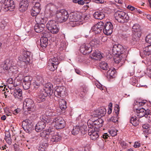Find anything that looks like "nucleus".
I'll return each instance as SVG.
<instances>
[{
	"instance_id": "nucleus-1",
	"label": "nucleus",
	"mask_w": 151,
	"mask_h": 151,
	"mask_svg": "<svg viewBox=\"0 0 151 151\" xmlns=\"http://www.w3.org/2000/svg\"><path fill=\"white\" fill-rule=\"evenodd\" d=\"M40 121L36 124L35 130L37 132H40L45 128L46 125L52 123V119L50 116L44 114L40 117Z\"/></svg>"
},
{
	"instance_id": "nucleus-2",
	"label": "nucleus",
	"mask_w": 151,
	"mask_h": 151,
	"mask_svg": "<svg viewBox=\"0 0 151 151\" xmlns=\"http://www.w3.org/2000/svg\"><path fill=\"white\" fill-rule=\"evenodd\" d=\"M22 56L18 57V60L20 62L25 63L27 65H29L33 58L32 53L27 50L26 48L22 49Z\"/></svg>"
},
{
	"instance_id": "nucleus-3",
	"label": "nucleus",
	"mask_w": 151,
	"mask_h": 151,
	"mask_svg": "<svg viewBox=\"0 0 151 151\" xmlns=\"http://www.w3.org/2000/svg\"><path fill=\"white\" fill-rule=\"evenodd\" d=\"M114 17L119 22L121 23L127 22L129 19L128 14L123 11H117L114 14Z\"/></svg>"
},
{
	"instance_id": "nucleus-4",
	"label": "nucleus",
	"mask_w": 151,
	"mask_h": 151,
	"mask_svg": "<svg viewBox=\"0 0 151 151\" xmlns=\"http://www.w3.org/2000/svg\"><path fill=\"white\" fill-rule=\"evenodd\" d=\"M104 121L101 118H98L96 120L89 119L87 122V125L88 128H93L96 130L99 129L103 125Z\"/></svg>"
},
{
	"instance_id": "nucleus-5",
	"label": "nucleus",
	"mask_w": 151,
	"mask_h": 151,
	"mask_svg": "<svg viewBox=\"0 0 151 151\" xmlns=\"http://www.w3.org/2000/svg\"><path fill=\"white\" fill-rule=\"evenodd\" d=\"M56 14L57 20L60 23L65 22L69 19V15L68 12L64 9L57 10Z\"/></svg>"
},
{
	"instance_id": "nucleus-6",
	"label": "nucleus",
	"mask_w": 151,
	"mask_h": 151,
	"mask_svg": "<svg viewBox=\"0 0 151 151\" xmlns=\"http://www.w3.org/2000/svg\"><path fill=\"white\" fill-rule=\"evenodd\" d=\"M52 121V123L55 124L54 127L56 129H60L65 127V122L60 116H58L55 117Z\"/></svg>"
},
{
	"instance_id": "nucleus-7",
	"label": "nucleus",
	"mask_w": 151,
	"mask_h": 151,
	"mask_svg": "<svg viewBox=\"0 0 151 151\" xmlns=\"http://www.w3.org/2000/svg\"><path fill=\"white\" fill-rule=\"evenodd\" d=\"M66 88L62 86H57L54 88V94L58 98H63L66 94Z\"/></svg>"
},
{
	"instance_id": "nucleus-8",
	"label": "nucleus",
	"mask_w": 151,
	"mask_h": 151,
	"mask_svg": "<svg viewBox=\"0 0 151 151\" xmlns=\"http://www.w3.org/2000/svg\"><path fill=\"white\" fill-rule=\"evenodd\" d=\"M22 126L24 130L27 133H30L34 129L32 122L29 119H26L22 123Z\"/></svg>"
},
{
	"instance_id": "nucleus-9",
	"label": "nucleus",
	"mask_w": 151,
	"mask_h": 151,
	"mask_svg": "<svg viewBox=\"0 0 151 151\" xmlns=\"http://www.w3.org/2000/svg\"><path fill=\"white\" fill-rule=\"evenodd\" d=\"M15 6V5L14 1H4V2L2 4L1 6L0 7V12L1 9H3V10H5V11L9 10L10 11H12Z\"/></svg>"
},
{
	"instance_id": "nucleus-10",
	"label": "nucleus",
	"mask_w": 151,
	"mask_h": 151,
	"mask_svg": "<svg viewBox=\"0 0 151 151\" xmlns=\"http://www.w3.org/2000/svg\"><path fill=\"white\" fill-rule=\"evenodd\" d=\"M112 51L114 55H126V49L121 45H114L113 47Z\"/></svg>"
},
{
	"instance_id": "nucleus-11",
	"label": "nucleus",
	"mask_w": 151,
	"mask_h": 151,
	"mask_svg": "<svg viewBox=\"0 0 151 151\" xmlns=\"http://www.w3.org/2000/svg\"><path fill=\"white\" fill-rule=\"evenodd\" d=\"M47 97L42 91L41 94L38 95L37 97V99L38 102H43L42 104L44 108L46 107L49 106L50 103V99L49 98V99L47 98Z\"/></svg>"
},
{
	"instance_id": "nucleus-12",
	"label": "nucleus",
	"mask_w": 151,
	"mask_h": 151,
	"mask_svg": "<svg viewBox=\"0 0 151 151\" xmlns=\"http://www.w3.org/2000/svg\"><path fill=\"white\" fill-rule=\"evenodd\" d=\"M102 31L104 33L107 35H110L112 33L113 25L110 22H103Z\"/></svg>"
},
{
	"instance_id": "nucleus-13",
	"label": "nucleus",
	"mask_w": 151,
	"mask_h": 151,
	"mask_svg": "<svg viewBox=\"0 0 151 151\" xmlns=\"http://www.w3.org/2000/svg\"><path fill=\"white\" fill-rule=\"evenodd\" d=\"M80 50L83 55H88L92 51V47L90 44L84 43L81 46Z\"/></svg>"
},
{
	"instance_id": "nucleus-14",
	"label": "nucleus",
	"mask_w": 151,
	"mask_h": 151,
	"mask_svg": "<svg viewBox=\"0 0 151 151\" xmlns=\"http://www.w3.org/2000/svg\"><path fill=\"white\" fill-rule=\"evenodd\" d=\"M23 105L25 106L28 111H33L35 104L32 99L27 98L25 99L24 101Z\"/></svg>"
},
{
	"instance_id": "nucleus-15",
	"label": "nucleus",
	"mask_w": 151,
	"mask_h": 151,
	"mask_svg": "<svg viewBox=\"0 0 151 151\" xmlns=\"http://www.w3.org/2000/svg\"><path fill=\"white\" fill-rule=\"evenodd\" d=\"M141 36L140 32L134 33L132 35L130 42L132 45H137L139 44L140 40V38Z\"/></svg>"
},
{
	"instance_id": "nucleus-16",
	"label": "nucleus",
	"mask_w": 151,
	"mask_h": 151,
	"mask_svg": "<svg viewBox=\"0 0 151 151\" xmlns=\"http://www.w3.org/2000/svg\"><path fill=\"white\" fill-rule=\"evenodd\" d=\"M98 131L93 128H88V134L90 136L91 139L94 140L99 137Z\"/></svg>"
},
{
	"instance_id": "nucleus-17",
	"label": "nucleus",
	"mask_w": 151,
	"mask_h": 151,
	"mask_svg": "<svg viewBox=\"0 0 151 151\" xmlns=\"http://www.w3.org/2000/svg\"><path fill=\"white\" fill-rule=\"evenodd\" d=\"M104 23L100 22L97 23L92 27L91 30L93 31H95L96 34H99L102 31Z\"/></svg>"
},
{
	"instance_id": "nucleus-18",
	"label": "nucleus",
	"mask_w": 151,
	"mask_h": 151,
	"mask_svg": "<svg viewBox=\"0 0 151 151\" xmlns=\"http://www.w3.org/2000/svg\"><path fill=\"white\" fill-rule=\"evenodd\" d=\"M115 57L114 60L115 62L116 63H120L121 66L124 65L125 63V57L126 55H115Z\"/></svg>"
},
{
	"instance_id": "nucleus-19",
	"label": "nucleus",
	"mask_w": 151,
	"mask_h": 151,
	"mask_svg": "<svg viewBox=\"0 0 151 151\" xmlns=\"http://www.w3.org/2000/svg\"><path fill=\"white\" fill-rule=\"evenodd\" d=\"M82 16L79 13L74 12L70 13L69 14V20L79 21L82 18Z\"/></svg>"
},
{
	"instance_id": "nucleus-20",
	"label": "nucleus",
	"mask_w": 151,
	"mask_h": 151,
	"mask_svg": "<svg viewBox=\"0 0 151 151\" xmlns=\"http://www.w3.org/2000/svg\"><path fill=\"white\" fill-rule=\"evenodd\" d=\"M28 1H21L19 5V10L22 12L26 11L29 5Z\"/></svg>"
},
{
	"instance_id": "nucleus-21",
	"label": "nucleus",
	"mask_w": 151,
	"mask_h": 151,
	"mask_svg": "<svg viewBox=\"0 0 151 151\" xmlns=\"http://www.w3.org/2000/svg\"><path fill=\"white\" fill-rule=\"evenodd\" d=\"M48 141V140L47 139H42L41 141L38 149L39 151H46L49 145Z\"/></svg>"
},
{
	"instance_id": "nucleus-22",
	"label": "nucleus",
	"mask_w": 151,
	"mask_h": 151,
	"mask_svg": "<svg viewBox=\"0 0 151 151\" xmlns=\"http://www.w3.org/2000/svg\"><path fill=\"white\" fill-rule=\"evenodd\" d=\"M65 35L64 34H62L60 36V37H61L63 39L60 42V47L59 48V50L61 51L65 49L67 46V43L65 41Z\"/></svg>"
},
{
	"instance_id": "nucleus-23",
	"label": "nucleus",
	"mask_w": 151,
	"mask_h": 151,
	"mask_svg": "<svg viewBox=\"0 0 151 151\" xmlns=\"http://www.w3.org/2000/svg\"><path fill=\"white\" fill-rule=\"evenodd\" d=\"M107 77L110 79L115 78L117 75V73L116 69L113 68L112 69H110L107 73Z\"/></svg>"
},
{
	"instance_id": "nucleus-24",
	"label": "nucleus",
	"mask_w": 151,
	"mask_h": 151,
	"mask_svg": "<svg viewBox=\"0 0 151 151\" xmlns=\"http://www.w3.org/2000/svg\"><path fill=\"white\" fill-rule=\"evenodd\" d=\"M12 65V64L10 60L9 59H7L4 61L1 66L4 70L7 71Z\"/></svg>"
},
{
	"instance_id": "nucleus-25",
	"label": "nucleus",
	"mask_w": 151,
	"mask_h": 151,
	"mask_svg": "<svg viewBox=\"0 0 151 151\" xmlns=\"http://www.w3.org/2000/svg\"><path fill=\"white\" fill-rule=\"evenodd\" d=\"M22 90L19 88H16L14 90V96L15 98H17L22 99L23 97L22 96Z\"/></svg>"
},
{
	"instance_id": "nucleus-26",
	"label": "nucleus",
	"mask_w": 151,
	"mask_h": 151,
	"mask_svg": "<svg viewBox=\"0 0 151 151\" xmlns=\"http://www.w3.org/2000/svg\"><path fill=\"white\" fill-rule=\"evenodd\" d=\"M52 138L50 139L51 142L56 143L60 141L62 137L60 134H59L57 132H55L54 135L51 136Z\"/></svg>"
},
{
	"instance_id": "nucleus-27",
	"label": "nucleus",
	"mask_w": 151,
	"mask_h": 151,
	"mask_svg": "<svg viewBox=\"0 0 151 151\" xmlns=\"http://www.w3.org/2000/svg\"><path fill=\"white\" fill-rule=\"evenodd\" d=\"M93 16L96 19L101 20L105 17V15L101 10V11L95 12L93 14Z\"/></svg>"
},
{
	"instance_id": "nucleus-28",
	"label": "nucleus",
	"mask_w": 151,
	"mask_h": 151,
	"mask_svg": "<svg viewBox=\"0 0 151 151\" xmlns=\"http://www.w3.org/2000/svg\"><path fill=\"white\" fill-rule=\"evenodd\" d=\"M47 20V18H42L40 16H37V17H35V21L37 22L36 24L45 25Z\"/></svg>"
},
{
	"instance_id": "nucleus-29",
	"label": "nucleus",
	"mask_w": 151,
	"mask_h": 151,
	"mask_svg": "<svg viewBox=\"0 0 151 151\" xmlns=\"http://www.w3.org/2000/svg\"><path fill=\"white\" fill-rule=\"evenodd\" d=\"M45 27V25L36 24L34 26V29L35 32L37 33H40L43 31Z\"/></svg>"
},
{
	"instance_id": "nucleus-30",
	"label": "nucleus",
	"mask_w": 151,
	"mask_h": 151,
	"mask_svg": "<svg viewBox=\"0 0 151 151\" xmlns=\"http://www.w3.org/2000/svg\"><path fill=\"white\" fill-rule=\"evenodd\" d=\"M48 38L47 37H41L40 40V45L43 48H45L48 44Z\"/></svg>"
},
{
	"instance_id": "nucleus-31",
	"label": "nucleus",
	"mask_w": 151,
	"mask_h": 151,
	"mask_svg": "<svg viewBox=\"0 0 151 151\" xmlns=\"http://www.w3.org/2000/svg\"><path fill=\"white\" fill-rule=\"evenodd\" d=\"M49 136L54 135L55 133L56 129L52 126H50L45 129Z\"/></svg>"
},
{
	"instance_id": "nucleus-32",
	"label": "nucleus",
	"mask_w": 151,
	"mask_h": 151,
	"mask_svg": "<svg viewBox=\"0 0 151 151\" xmlns=\"http://www.w3.org/2000/svg\"><path fill=\"white\" fill-rule=\"evenodd\" d=\"M130 122L135 127L137 126L139 122L138 119L136 116L131 117L130 120Z\"/></svg>"
},
{
	"instance_id": "nucleus-33",
	"label": "nucleus",
	"mask_w": 151,
	"mask_h": 151,
	"mask_svg": "<svg viewBox=\"0 0 151 151\" xmlns=\"http://www.w3.org/2000/svg\"><path fill=\"white\" fill-rule=\"evenodd\" d=\"M58 25V23L54 20H50L46 24V27L48 30Z\"/></svg>"
},
{
	"instance_id": "nucleus-34",
	"label": "nucleus",
	"mask_w": 151,
	"mask_h": 151,
	"mask_svg": "<svg viewBox=\"0 0 151 151\" xmlns=\"http://www.w3.org/2000/svg\"><path fill=\"white\" fill-rule=\"evenodd\" d=\"M45 13L47 17L50 18L52 17L54 15V13L53 11L51 9V8L48 9H46Z\"/></svg>"
},
{
	"instance_id": "nucleus-35",
	"label": "nucleus",
	"mask_w": 151,
	"mask_h": 151,
	"mask_svg": "<svg viewBox=\"0 0 151 151\" xmlns=\"http://www.w3.org/2000/svg\"><path fill=\"white\" fill-rule=\"evenodd\" d=\"M140 28V26L137 24H134L132 27L133 31H134V33L137 32L138 33L140 32L141 34L142 32Z\"/></svg>"
},
{
	"instance_id": "nucleus-36",
	"label": "nucleus",
	"mask_w": 151,
	"mask_h": 151,
	"mask_svg": "<svg viewBox=\"0 0 151 151\" xmlns=\"http://www.w3.org/2000/svg\"><path fill=\"white\" fill-rule=\"evenodd\" d=\"M130 83L132 85L136 87H139L140 85H138L137 83L138 81L135 77H132L130 79L129 81Z\"/></svg>"
},
{
	"instance_id": "nucleus-37",
	"label": "nucleus",
	"mask_w": 151,
	"mask_h": 151,
	"mask_svg": "<svg viewBox=\"0 0 151 151\" xmlns=\"http://www.w3.org/2000/svg\"><path fill=\"white\" fill-rule=\"evenodd\" d=\"M92 55L93 59L97 60H100V59L102 58V55L100 52H93L92 54Z\"/></svg>"
},
{
	"instance_id": "nucleus-38",
	"label": "nucleus",
	"mask_w": 151,
	"mask_h": 151,
	"mask_svg": "<svg viewBox=\"0 0 151 151\" xmlns=\"http://www.w3.org/2000/svg\"><path fill=\"white\" fill-rule=\"evenodd\" d=\"M80 130L81 128L79 126H76L73 127L71 131L72 134L74 135H76L79 133Z\"/></svg>"
},
{
	"instance_id": "nucleus-39",
	"label": "nucleus",
	"mask_w": 151,
	"mask_h": 151,
	"mask_svg": "<svg viewBox=\"0 0 151 151\" xmlns=\"http://www.w3.org/2000/svg\"><path fill=\"white\" fill-rule=\"evenodd\" d=\"M144 50V54L145 55L149 56L151 55V44L146 47Z\"/></svg>"
},
{
	"instance_id": "nucleus-40",
	"label": "nucleus",
	"mask_w": 151,
	"mask_h": 151,
	"mask_svg": "<svg viewBox=\"0 0 151 151\" xmlns=\"http://www.w3.org/2000/svg\"><path fill=\"white\" fill-rule=\"evenodd\" d=\"M99 66L101 69L104 70H107L108 69V64L105 61L101 62L99 64Z\"/></svg>"
},
{
	"instance_id": "nucleus-41",
	"label": "nucleus",
	"mask_w": 151,
	"mask_h": 151,
	"mask_svg": "<svg viewBox=\"0 0 151 151\" xmlns=\"http://www.w3.org/2000/svg\"><path fill=\"white\" fill-rule=\"evenodd\" d=\"M17 68L16 66L12 65L7 71L9 73L15 74L17 73Z\"/></svg>"
},
{
	"instance_id": "nucleus-42",
	"label": "nucleus",
	"mask_w": 151,
	"mask_h": 151,
	"mask_svg": "<svg viewBox=\"0 0 151 151\" xmlns=\"http://www.w3.org/2000/svg\"><path fill=\"white\" fill-rule=\"evenodd\" d=\"M53 90L43 88L42 91L47 97H50L53 93Z\"/></svg>"
},
{
	"instance_id": "nucleus-43",
	"label": "nucleus",
	"mask_w": 151,
	"mask_h": 151,
	"mask_svg": "<svg viewBox=\"0 0 151 151\" xmlns=\"http://www.w3.org/2000/svg\"><path fill=\"white\" fill-rule=\"evenodd\" d=\"M99 111L100 117H101L104 116L106 113V109L103 107H101L98 109Z\"/></svg>"
},
{
	"instance_id": "nucleus-44",
	"label": "nucleus",
	"mask_w": 151,
	"mask_h": 151,
	"mask_svg": "<svg viewBox=\"0 0 151 151\" xmlns=\"http://www.w3.org/2000/svg\"><path fill=\"white\" fill-rule=\"evenodd\" d=\"M49 61L50 62L51 65H58L60 62L57 58L54 57L53 58L50 59Z\"/></svg>"
},
{
	"instance_id": "nucleus-45",
	"label": "nucleus",
	"mask_w": 151,
	"mask_h": 151,
	"mask_svg": "<svg viewBox=\"0 0 151 151\" xmlns=\"http://www.w3.org/2000/svg\"><path fill=\"white\" fill-rule=\"evenodd\" d=\"M39 136L45 138V139L47 140H48V137H49L45 129L41 132Z\"/></svg>"
},
{
	"instance_id": "nucleus-46",
	"label": "nucleus",
	"mask_w": 151,
	"mask_h": 151,
	"mask_svg": "<svg viewBox=\"0 0 151 151\" xmlns=\"http://www.w3.org/2000/svg\"><path fill=\"white\" fill-rule=\"evenodd\" d=\"M58 25L55 26L52 28H50L48 30L52 34H57L59 32V28H58Z\"/></svg>"
},
{
	"instance_id": "nucleus-47",
	"label": "nucleus",
	"mask_w": 151,
	"mask_h": 151,
	"mask_svg": "<svg viewBox=\"0 0 151 151\" xmlns=\"http://www.w3.org/2000/svg\"><path fill=\"white\" fill-rule=\"evenodd\" d=\"M32 79V77L29 76H26L23 78L22 83H31Z\"/></svg>"
},
{
	"instance_id": "nucleus-48",
	"label": "nucleus",
	"mask_w": 151,
	"mask_h": 151,
	"mask_svg": "<svg viewBox=\"0 0 151 151\" xmlns=\"http://www.w3.org/2000/svg\"><path fill=\"white\" fill-rule=\"evenodd\" d=\"M103 14L105 16L106 14H110L111 13V9L108 7H105L101 10Z\"/></svg>"
},
{
	"instance_id": "nucleus-49",
	"label": "nucleus",
	"mask_w": 151,
	"mask_h": 151,
	"mask_svg": "<svg viewBox=\"0 0 151 151\" xmlns=\"http://www.w3.org/2000/svg\"><path fill=\"white\" fill-rule=\"evenodd\" d=\"M35 81H36L41 86L43 84L44 80L42 77L39 76H37Z\"/></svg>"
},
{
	"instance_id": "nucleus-50",
	"label": "nucleus",
	"mask_w": 151,
	"mask_h": 151,
	"mask_svg": "<svg viewBox=\"0 0 151 151\" xmlns=\"http://www.w3.org/2000/svg\"><path fill=\"white\" fill-rule=\"evenodd\" d=\"M31 85L33 89L36 90L38 89L39 87L41 86L35 80H33V82L32 83Z\"/></svg>"
},
{
	"instance_id": "nucleus-51",
	"label": "nucleus",
	"mask_w": 151,
	"mask_h": 151,
	"mask_svg": "<svg viewBox=\"0 0 151 151\" xmlns=\"http://www.w3.org/2000/svg\"><path fill=\"white\" fill-rule=\"evenodd\" d=\"M54 5L56 7L58 8L61 7L64 4L62 1H55Z\"/></svg>"
},
{
	"instance_id": "nucleus-52",
	"label": "nucleus",
	"mask_w": 151,
	"mask_h": 151,
	"mask_svg": "<svg viewBox=\"0 0 151 151\" xmlns=\"http://www.w3.org/2000/svg\"><path fill=\"white\" fill-rule=\"evenodd\" d=\"M99 41L98 39H96V38H95L93 39L91 42L90 43V45L91 46V45H93V46H97L99 45Z\"/></svg>"
},
{
	"instance_id": "nucleus-53",
	"label": "nucleus",
	"mask_w": 151,
	"mask_h": 151,
	"mask_svg": "<svg viewBox=\"0 0 151 151\" xmlns=\"http://www.w3.org/2000/svg\"><path fill=\"white\" fill-rule=\"evenodd\" d=\"M149 125L148 124H145L142 126L143 128V132L146 133H147L149 131L150 129Z\"/></svg>"
},
{
	"instance_id": "nucleus-54",
	"label": "nucleus",
	"mask_w": 151,
	"mask_h": 151,
	"mask_svg": "<svg viewBox=\"0 0 151 151\" xmlns=\"http://www.w3.org/2000/svg\"><path fill=\"white\" fill-rule=\"evenodd\" d=\"M31 83H22V85L23 88L25 90L29 89L31 85Z\"/></svg>"
},
{
	"instance_id": "nucleus-55",
	"label": "nucleus",
	"mask_w": 151,
	"mask_h": 151,
	"mask_svg": "<svg viewBox=\"0 0 151 151\" xmlns=\"http://www.w3.org/2000/svg\"><path fill=\"white\" fill-rule=\"evenodd\" d=\"M44 88L53 91V86L52 84L50 83H46Z\"/></svg>"
},
{
	"instance_id": "nucleus-56",
	"label": "nucleus",
	"mask_w": 151,
	"mask_h": 151,
	"mask_svg": "<svg viewBox=\"0 0 151 151\" xmlns=\"http://www.w3.org/2000/svg\"><path fill=\"white\" fill-rule=\"evenodd\" d=\"M69 23L70 25L72 27H75L77 25H78L79 24V21H76L75 20H69Z\"/></svg>"
},
{
	"instance_id": "nucleus-57",
	"label": "nucleus",
	"mask_w": 151,
	"mask_h": 151,
	"mask_svg": "<svg viewBox=\"0 0 151 151\" xmlns=\"http://www.w3.org/2000/svg\"><path fill=\"white\" fill-rule=\"evenodd\" d=\"M118 131L115 129L109 130V132L112 137H114L117 135Z\"/></svg>"
},
{
	"instance_id": "nucleus-58",
	"label": "nucleus",
	"mask_w": 151,
	"mask_h": 151,
	"mask_svg": "<svg viewBox=\"0 0 151 151\" xmlns=\"http://www.w3.org/2000/svg\"><path fill=\"white\" fill-rule=\"evenodd\" d=\"M114 111L113 112L114 114L116 115V116H118L120 111L119 106L118 105H116L114 107Z\"/></svg>"
},
{
	"instance_id": "nucleus-59",
	"label": "nucleus",
	"mask_w": 151,
	"mask_h": 151,
	"mask_svg": "<svg viewBox=\"0 0 151 151\" xmlns=\"http://www.w3.org/2000/svg\"><path fill=\"white\" fill-rule=\"evenodd\" d=\"M86 129V126H83L81 128L80 132L83 135L86 134L88 132Z\"/></svg>"
},
{
	"instance_id": "nucleus-60",
	"label": "nucleus",
	"mask_w": 151,
	"mask_h": 151,
	"mask_svg": "<svg viewBox=\"0 0 151 151\" xmlns=\"http://www.w3.org/2000/svg\"><path fill=\"white\" fill-rule=\"evenodd\" d=\"M58 66V65H51L50 64L49 65V68L50 71H53L57 69Z\"/></svg>"
},
{
	"instance_id": "nucleus-61",
	"label": "nucleus",
	"mask_w": 151,
	"mask_h": 151,
	"mask_svg": "<svg viewBox=\"0 0 151 151\" xmlns=\"http://www.w3.org/2000/svg\"><path fill=\"white\" fill-rule=\"evenodd\" d=\"M146 42L149 44H151V33L147 35L145 38Z\"/></svg>"
},
{
	"instance_id": "nucleus-62",
	"label": "nucleus",
	"mask_w": 151,
	"mask_h": 151,
	"mask_svg": "<svg viewBox=\"0 0 151 151\" xmlns=\"http://www.w3.org/2000/svg\"><path fill=\"white\" fill-rule=\"evenodd\" d=\"M122 37L124 39L126 40L129 36V33L126 32H123L121 34Z\"/></svg>"
},
{
	"instance_id": "nucleus-63",
	"label": "nucleus",
	"mask_w": 151,
	"mask_h": 151,
	"mask_svg": "<svg viewBox=\"0 0 151 151\" xmlns=\"http://www.w3.org/2000/svg\"><path fill=\"white\" fill-rule=\"evenodd\" d=\"M99 111L98 109L95 111L92 116L94 117H100Z\"/></svg>"
},
{
	"instance_id": "nucleus-64",
	"label": "nucleus",
	"mask_w": 151,
	"mask_h": 151,
	"mask_svg": "<svg viewBox=\"0 0 151 151\" xmlns=\"http://www.w3.org/2000/svg\"><path fill=\"white\" fill-rule=\"evenodd\" d=\"M31 12L32 16L33 17H37V16L39 14V13L37 12L36 11L34 10L33 9H31Z\"/></svg>"
}]
</instances>
